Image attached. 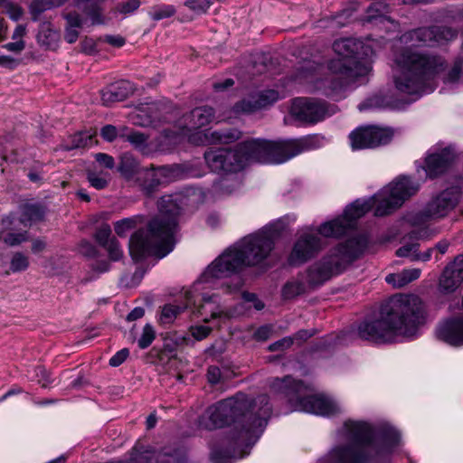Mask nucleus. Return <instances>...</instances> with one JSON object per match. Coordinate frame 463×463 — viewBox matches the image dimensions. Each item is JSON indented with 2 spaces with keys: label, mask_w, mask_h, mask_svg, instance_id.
<instances>
[{
  "label": "nucleus",
  "mask_w": 463,
  "mask_h": 463,
  "mask_svg": "<svg viewBox=\"0 0 463 463\" xmlns=\"http://www.w3.org/2000/svg\"><path fill=\"white\" fill-rule=\"evenodd\" d=\"M283 230L281 220L271 222L258 232L243 237L225 250L203 270L191 289L184 295L185 303L164 306L159 320L171 324L185 309L203 317L204 322L225 323L240 314L236 307L227 305L213 290L223 288L228 294L238 292L243 286L238 273L245 267L262 263L274 248Z\"/></svg>",
  "instance_id": "1"
},
{
  "label": "nucleus",
  "mask_w": 463,
  "mask_h": 463,
  "mask_svg": "<svg viewBox=\"0 0 463 463\" xmlns=\"http://www.w3.org/2000/svg\"><path fill=\"white\" fill-rule=\"evenodd\" d=\"M457 36V32L445 25L420 27L401 35L393 52L392 80L395 90L413 101L432 92L439 80L449 87L463 85V59L455 61L445 72V59L434 52L412 50V47L437 46Z\"/></svg>",
  "instance_id": "2"
},
{
  "label": "nucleus",
  "mask_w": 463,
  "mask_h": 463,
  "mask_svg": "<svg viewBox=\"0 0 463 463\" xmlns=\"http://www.w3.org/2000/svg\"><path fill=\"white\" fill-rule=\"evenodd\" d=\"M420 189V184L408 176H400L368 199H357L345 209L343 215L303 229L294 243L288 261L302 264L315 257L325 246L323 238H337L352 230L356 221L370 210L375 216H383L401 207Z\"/></svg>",
  "instance_id": "3"
},
{
  "label": "nucleus",
  "mask_w": 463,
  "mask_h": 463,
  "mask_svg": "<svg viewBox=\"0 0 463 463\" xmlns=\"http://www.w3.org/2000/svg\"><path fill=\"white\" fill-rule=\"evenodd\" d=\"M271 414V406L266 395L254 400L239 392L210 407L200 417L201 429L213 430L229 427L224 443L226 449H213L211 458L222 463L226 458H241L249 455L250 449L259 440Z\"/></svg>",
  "instance_id": "4"
},
{
  "label": "nucleus",
  "mask_w": 463,
  "mask_h": 463,
  "mask_svg": "<svg viewBox=\"0 0 463 463\" xmlns=\"http://www.w3.org/2000/svg\"><path fill=\"white\" fill-rule=\"evenodd\" d=\"M403 459L412 463L396 428L354 420L344 422L336 432V444L325 457L329 463H399Z\"/></svg>",
  "instance_id": "5"
},
{
  "label": "nucleus",
  "mask_w": 463,
  "mask_h": 463,
  "mask_svg": "<svg viewBox=\"0 0 463 463\" xmlns=\"http://www.w3.org/2000/svg\"><path fill=\"white\" fill-rule=\"evenodd\" d=\"M333 49L337 58L328 62L330 76L320 78L317 68L302 69L295 80L306 85L307 91L321 93L326 97L341 99L346 93L368 81L372 72V61L361 57L367 55V47L353 38L340 39L334 43Z\"/></svg>",
  "instance_id": "6"
},
{
  "label": "nucleus",
  "mask_w": 463,
  "mask_h": 463,
  "mask_svg": "<svg viewBox=\"0 0 463 463\" xmlns=\"http://www.w3.org/2000/svg\"><path fill=\"white\" fill-rule=\"evenodd\" d=\"M425 320L424 306L417 296L399 295L392 298L378 315L360 323L357 333L362 339L375 344L392 343L417 335Z\"/></svg>",
  "instance_id": "7"
},
{
  "label": "nucleus",
  "mask_w": 463,
  "mask_h": 463,
  "mask_svg": "<svg viewBox=\"0 0 463 463\" xmlns=\"http://www.w3.org/2000/svg\"><path fill=\"white\" fill-rule=\"evenodd\" d=\"M179 201V195L163 196L158 203L159 215L149 222L147 230H139L131 236L129 253L134 260L147 256L162 259L173 250L181 213Z\"/></svg>",
  "instance_id": "8"
},
{
  "label": "nucleus",
  "mask_w": 463,
  "mask_h": 463,
  "mask_svg": "<svg viewBox=\"0 0 463 463\" xmlns=\"http://www.w3.org/2000/svg\"><path fill=\"white\" fill-rule=\"evenodd\" d=\"M367 239L358 236L331 249L320 260L311 265L305 274V281H288L282 288V297L291 299L306 290L307 287L319 286L332 277L342 273L364 250Z\"/></svg>",
  "instance_id": "9"
},
{
  "label": "nucleus",
  "mask_w": 463,
  "mask_h": 463,
  "mask_svg": "<svg viewBox=\"0 0 463 463\" xmlns=\"http://www.w3.org/2000/svg\"><path fill=\"white\" fill-rule=\"evenodd\" d=\"M322 139L318 136L285 141L250 139L240 143L234 151L238 153V160L241 163L242 169L255 162L265 164L284 163L302 152L318 147Z\"/></svg>",
  "instance_id": "10"
},
{
  "label": "nucleus",
  "mask_w": 463,
  "mask_h": 463,
  "mask_svg": "<svg viewBox=\"0 0 463 463\" xmlns=\"http://www.w3.org/2000/svg\"><path fill=\"white\" fill-rule=\"evenodd\" d=\"M222 118L216 117L213 108L203 106L194 109L188 115L184 116L178 122V133L165 130V137L169 143L176 144L182 138L200 146L217 143H230L240 138L241 132L229 128L215 131H202L200 128L213 122H220Z\"/></svg>",
  "instance_id": "11"
},
{
  "label": "nucleus",
  "mask_w": 463,
  "mask_h": 463,
  "mask_svg": "<svg viewBox=\"0 0 463 463\" xmlns=\"http://www.w3.org/2000/svg\"><path fill=\"white\" fill-rule=\"evenodd\" d=\"M271 389L284 394L294 411L320 416H333L341 411L340 406L334 400L313 394L309 385L300 381L296 382L289 376L275 379Z\"/></svg>",
  "instance_id": "12"
},
{
  "label": "nucleus",
  "mask_w": 463,
  "mask_h": 463,
  "mask_svg": "<svg viewBox=\"0 0 463 463\" xmlns=\"http://www.w3.org/2000/svg\"><path fill=\"white\" fill-rule=\"evenodd\" d=\"M460 192L457 187L446 189L433 196L425 205L422 212L407 216V221L412 226L423 225L430 220L440 219L447 216L458 203Z\"/></svg>",
  "instance_id": "13"
},
{
  "label": "nucleus",
  "mask_w": 463,
  "mask_h": 463,
  "mask_svg": "<svg viewBox=\"0 0 463 463\" xmlns=\"http://www.w3.org/2000/svg\"><path fill=\"white\" fill-rule=\"evenodd\" d=\"M29 207L23 205L2 216L0 220V242L8 247H17L28 238Z\"/></svg>",
  "instance_id": "14"
},
{
  "label": "nucleus",
  "mask_w": 463,
  "mask_h": 463,
  "mask_svg": "<svg viewBox=\"0 0 463 463\" xmlns=\"http://www.w3.org/2000/svg\"><path fill=\"white\" fill-rule=\"evenodd\" d=\"M335 107L309 98L293 99L290 113L299 121L317 122L335 113Z\"/></svg>",
  "instance_id": "15"
},
{
  "label": "nucleus",
  "mask_w": 463,
  "mask_h": 463,
  "mask_svg": "<svg viewBox=\"0 0 463 463\" xmlns=\"http://www.w3.org/2000/svg\"><path fill=\"white\" fill-rule=\"evenodd\" d=\"M205 161L213 172L218 174L233 173L241 169L238 153L234 150L219 148L210 149L204 154Z\"/></svg>",
  "instance_id": "16"
},
{
  "label": "nucleus",
  "mask_w": 463,
  "mask_h": 463,
  "mask_svg": "<svg viewBox=\"0 0 463 463\" xmlns=\"http://www.w3.org/2000/svg\"><path fill=\"white\" fill-rule=\"evenodd\" d=\"M463 283V254L455 258L454 261L449 264L440 279L439 290L449 294L456 291Z\"/></svg>",
  "instance_id": "17"
},
{
  "label": "nucleus",
  "mask_w": 463,
  "mask_h": 463,
  "mask_svg": "<svg viewBox=\"0 0 463 463\" xmlns=\"http://www.w3.org/2000/svg\"><path fill=\"white\" fill-rule=\"evenodd\" d=\"M436 334L439 339L450 345H463V315L442 322L438 326Z\"/></svg>",
  "instance_id": "18"
},
{
  "label": "nucleus",
  "mask_w": 463,
  "mask_h": 463,
  "mask_svg": "<svg viewBox=\"0 0 463 463\" xmlns=\"http://www.w3.org/2000/svg\"><path fill=\"white\" fill-rule=\"evenodd\" d=\"M454 160V154L449 148L441 149L439 152L430 150L422 166L426 176L430 178L446 171Z\"/></svg>",
  "instance_id": "19"
},
{
  "label": "nucleus",
  "mask_w": 463,
  "mask_h": 463,
  "mask_svg": "<svg viewBox=\"0 0 463 463\" xmlns=\"http://www.w3.org/2000/svg\"><path fill=\"white\" fill-rule=\"evenodd\" d=\"M178 174L175 166H160L146 170L144 174L143 188L151 193L157 185L174 180Z\"/></svg>",
  "instance_id": "20"
},
{
  "label": "nucleus",
  "mask_w": 463,
  "mask_h": 463,
  "mask_svg": "<svg viewBox=\"0 0 463 463\" xmlns=\"http://www.w3.org/2000/svg\"><path fill=\"white\" fill-rule=\"evenodd\" d=\"M284 94H280L275 90H266L259 92L251 98L252 100H243L235 106L236 112H251L269 106L282 98Z\"/></svg>",
  "instance_id": "21"
},
{
  "label": "nucleus",
  "mask_w": 463,
  "mask_h": 463,
  "mask_svg": "<svg viewBox=\"0 0 463 463\" xmlns=\"http://www.w3.org/2000/svg\"><path fill=\"white\" fill-rule=\"evenodd\" d=\"M402 2L403 4H427L431 2V0H402ZM386 13L387 5L383 0H375L367 8L366 21L373 22L375 20L379 24L390 30L395 27V24L385 15Z\"/></svg>",
  "instance_id": "22"
},
{
  "label": "nucleus",
  "mask_w": 463,
  "mask_h": 463,
  "mask_svg": "<svg viewBox=\"0 0 463 463\" xmlns=\"http://www.w3.org/2000/svg\"><path fill=\"white\" fill-rule=\"evenodd\" d=\"M158 118V106L154 102L138 107L130 116L133 124L141 127H155Z\"/></svg>",
  "instance_id": "23"
},
{
  "label": "nucleus",
  "mask_w": 463,
  "mask_h": 463,
  "mask_svg": "<svg viewBox=\"0 0 463 463\" xmlns=\"http://www.w3.org/2000/svg\"><path fill=\"white\" fill-rule=\"evenodd\" d=\"M353 150L373 148L372 140V126L358 128L349 135Z\"/></svg>",
  "instance_id": "24"
},
{
  "label": "nucleus",
  "mask_w": 463,
  "mask_h": 463,
  "mask_svg": "<svg viewBox=\"0 0 463 463\" xmlns=\"http://www.w3.org/2000/svg\"><path fill=\"white\" fill-rule=\"evenodd\" d=\"M421 270L420 269H403L398 273H391L385 277V281L392 285L394 288H402L405 285L416 280L420 276Z\"/></svg>",
  "instance_id": "25"
},
{
  "label": "nucleus",
  "mask_w": 463,
  "mask_h": 463,
  "mask_svg": "<svg viewBox=\"0 0 463 463\" xmlns=\"http://www.w3.org/2000/svg\"><path fill=\"white\" fill-rule=\"evenodd\" d=\"M95 135L96 132L90 130L76 133L70 137L69 140L65 142L63 148L65 150H71L79 147L90 146L93 145V137Z\"/></svg>",
  "instance_id": "26"
},
{
  "label": "nucleus",
  "mask_w": 463,
  "mask_h": 463,
  "mask_svg": "<svg viewBox=\"0 0 463 463\" xmlns=\"http://www.w3.org/2000/svg\"><path fill=\"white\" fill-rule=\"evenodd\" d=\"M394 131L391 128L372 126V140L373 148L388 144L393 137Z\"/></svg>",
  "instance_id": "27"
},
{
  "label": "nucleus",
  "mask_w": 463,
  "mask_h": 463,
  "mask_svg": "<svg viewBox=\"0 0 463 463\" xmlns=\"http://www.w3.org/2000/svg\"><path fill=\"white\" fill-rule=\"evenodd\" d=\"M128 85L125 82H116L101 91V100L104 105H109L116 101L124 99V93L118 92V88H125Z\"/></svg>",
  "instance_id": "28"
},
{
  "label": "nucleus",
  "mask_w": 463,
  "mask_h": 463,
  "mask_svg": "<svg viewBox=\"0 0 463 463\" xmlns=\"http://www.w3.org/2000/svg\"><path fill=\"white\" fill-rule=\"evenodd\" d=\"M139 222H140L139 216L124 218V219L115 222V225H114L115 232L118 236L124 237L128 234V232H129L132 229H134Z\"/></svg>",
  "instance_id": "29"
},
{
  "label": "nucleus",
  "mask_w": 463,
  "mask_h": 463,
  "mask_svg": "<svg viewBox=\"0 0 463 463\" xmlns=\"http://www.w3.org/2000/svg\"><path fill=\"white\" fill-rule=\"evenodd\" d=\"M26 28L25 26L19 25L16 27L15 31L13 34L14 42L9 43L5 45V48L11 52H21L25 44L21 39L25 34Z\"/></svg>",
  "instance_id": "30"
},
{
  "label": "nucleus",
  "mask_w": 463,
  "mask_h": 463,
  "mask_svg": "<svg viewBox=\"0 0 463 463\" xmlns=\"http://www.w3.org/2000/svg\"><path fill=\"white\" fill-rule=\"evenodd\" d=\"M58 39V33L50 28L49 24H44L42 26L41 31L37 34L38 43L50 46L52 43Z\"/></svg>",
  "instance_id": "31"
},
{
  "label": "nucleus",
  "mask_w": 463,
  "mask_h": 463,
  "mask_svg": "<svg viewBox=\"0 0 463 463\" xmlns=\"http://www.w3.org/2000/svg\"><path fill=\"white\" fill-rule=\"evenodd\" d=\"M203 323L204 324L192 325L189 327L190 335L196 341H202L205 339L207 336L210 335V334L213 331V328L210 326L206 325L208 322L203 321Z\"/></svg>",
  "instance_id": "32"
},
{
  "label": "nucleus",
  "mask_w": 463,
  "mask_h": 463,
  "mask_svg": "<svg viewBox=\"0 0 463 463\" xmlns=\"http://www.w3.org/2000/svg\"><path fill=\"white\" fill-rule=\"evenodd\" d=\"M175 13V9L173 5H162L154 6L150 10L149 15L151 16L152 19L158 21L164 18H168L172 16Z\"/></svg>",
  "instance_id": "33"
},
{
  "label": "nucleus",
  "mask_w": 463,
  "mask_h": 463,
  "mask_svg": "<svg viewBox=\"0 0 463 463\" xmlns=\"http://www.w3.org/2000/svg\"><path fill=\"white\" fill-rule=\"evenodd\" d=\"M156 338V331L150 324L145 325L137 344L141 349L148 347Z\"/></svg>",
  "instance_id": "34"
},
{
  "label": "nucleus",
  "mask_w": 463,
  "mask_h": 463,
  "mask_svg": "<svg viewBox=\"0 0 463 463\" xmlns=\"http://www.w3.org/2000/svg\"><path fill=\"white\" fill-rule=\"evenodd\" d=\"M0 8L14 21H17L23 13L20 6L14 5L10 0H0Z\"/></svg>",
  "instance_id": "35"
},
{
  "label": "nucleus",
  "mask_w": 463,
  "mask_h": 463,
  "mask_svg": "<svg viewBox=\"0 0 463 463\" xmlns=\"http://www.w3.org/2000/svg\"><path fill=\"white\" fill-rule=\"evenodd\" d=\"M28 265L27 257L20 252L13 255L10 261V270L12 272H19L26 269Z\"/></svg>",
  "instance_id": "36"
},
{
  "label": "nucleus",
  "mask_w": 463,
  "mask_h": 463,
  "mask_svg": "<svg viewBox=\"0 0 463 463\" xmlns=\"http://www.w3.org/2000/svg\"><path fill=\"white\" fill-rule=\"evenodd\" d=\"M128 141L137 148H144L147 144V136L144 133L133 131L128 135Z\"/></svg>",
  "instance_id": "37"
},
{
  "label": "nucleus",
  "mask_w": 463,
  "mask_h": 463,
  "mask_svg": "<svg viewBox=\"0 0 463 463\" xmlns=\"http://www.w3.org/2000/svg\"><path fill=\"white\" fill-rule=\"evenodd\" d=\"M88 180L90 185L98 190L103 189L108 185V177L102 174L89 173Z\"/></svg>",
  "instance_id": "38"
},
{
  "label": "nucleus",
  "mask_w": 463,
  "mask_h": 463,
  "mask_svg": "<svg viewBox=\"0 0 463 463\" xmlns=\"http://www.w3.org/2000/svg\"><path fill=\"white\" fill-rule=\"evenodd\" d=\"M418 247H419V245L416 242L407 243V244L403 245L402 247L399 248L397 250L396 254L399 257L411 258V260L412 261H415L414 256L417 254Z\"/></svg>",
  "instance_id": "39"
},
{
  "label": "nucleus",
  "mask_w": 463,
  "mask_h": 463,
  "mask_svg": "<svg viewBox=\"0 0 463 463\" xmlns=\"http://www.w3.org/2000/svg\"><path fill=\"white\" fill-rule=\"evenodd\" d=\"M111 229L109 225L105 224L101 226L96 233V239L99 244L106 247L109 242L112 240L110 239Z\"/></svg>",
  "instance_id": "40"
},
{
  "label": "nucleus",
  "mask_w": 463,
  "mask_h": 463,
  "mask_svg": "<svg viewBox=\"0 0 463 463\" xmlns=\"http://www.w3.org/2000/svg\"><path fill=\"white\" fill-rule=\"evenodd\" d=\"M105 248L112 260H118L123 255V250L115 239H112Z\"/></svg>",
  "instance_id": "41"
},
{
  "label": "nucleus",
  "mask_w": 463,
  "mask_h": 463,
  "mask_svg": "<svg viewBox=\"0 0 463 463\" xmlns=\"http://www.w3.org/2000/svg\"><path fill=\"white\" fill-rule=\"evenodd\" d=\"M184 5L196 12H205L210 7L208 0H186Z\"/></svg>",
  "instance_id": "42"
},
{
  "label": "nucleus",
  "mask_w": 463,
  "mask_h": 463,
  "mask_svg": "<svg viewBox=\"0 0 463 463\" xmlns=\"http://www.w3.org/2000/svg\"><path fill=\"white\" fill-rule=\"evenodd\" d=\"M129 355V351L128 348H123L119 351H118L110 359H109V364L113 367L119 366L121 364H123L128 356Z\"/></svg>",
  "instance_id": "43"
},
{
  "label": "nucleus",
  "mask_w": 463,
  "mask_h": 463,
  "mask_svg": "<svg viewBox=\"0 0 463 463\" xmlns=\"http://www.w3.org/2000/svg\"><path fill=\"white\" fill-rule=\"evenodd\" d=\"M35 377L37 382L42 387L45 388L52 383L48 372L43 367H37L35 369Z\"/></svg>",
  "instance_id": "44"
},
{
  "label": "nucleus",
  "mask_w": 463,
  "mask_h": 463,
  "mask_svg": "<svg viewBox=\"0 0 463 463\" xmlns=\"http://www.w3.org/2000/svg\"><path fill=\"white\" fill-rule=\"evenodd\" d=\"M242 298L246 303H252L253 307L257 310H261L264 307V304L257 298L254 293L243 292Z\"/></svg>",
  "instance_id": "45"
},
{
  "label": "nucleus",
  "mask_w": 463,
  "mask_h": 463,
  "mask_svg": "<svg viewBox=\"0 0 463 463\" xmlns=\"http://www.w3.org/2000/svg\"><path fill=\"white\" fill-rule=\"evenodd\" d=\"M242 298L246 303H252L253 307L257 310H261L264 307V304L257 298L254 293L243 292Z\"/></svg>",
  "instance_id": "46"
},
{
  "label": "nucleus",
  "mask_w": 463,
  "mask_h": 463,
  "mask_svg": "<svg viewBox=\"0 0 463 463\" xmlns=\"http://www.w3.org/2000/svg\"><path fill=\"white\" fill-rule=\"evenodd\" d=\"M95 159L97 162H99L101 165H104L105 167L111 169L114 167L115 162L112 156L104 154V153H97L95 155Z\"/></svg>",
  "instance_id": "47"
},
{
  "label": "nucleus",
  "mask_w": 463,
  "mask_h": 463,
  "mask_svg": "<svg viewBox=\"0 0 463 463\" xmlns=\"http://www.w3.org/2000/svg\"><path fill=\"white\" fill-rule=\"evenodd\" d=\"M158 463H186L184 457L180 452H175L173 455H164Z\"/></svg>",
  "instance_id": "48"
},
{
  "label": "nucleus",
  "mask_w": 463,
  "mask_h": 463,
  "mask_svg": "<svg viewBox=\"0 0 463 463\" xmlns=\"http://www.w3.org/2000/svg\"><path fill=\"white\" fill-rule=\"evenodd\" d=\"M118 135L117 128L112 125H107L101 129V137L107 141H113Z\"/></svg>",
  "instance_id": "49"
},
{
  "label": "nucleus",
  "mask_w": 463,
  "mask_h": 463,
  "mask_svg": "<svg viewBox=\"0 0 463 463\" xmlns=\"http://www.w3.org/2000/svg\"><path fill=\"white\" fill-rule=\"evenodd\" d=\"M139 5L140 2L138 0H128L120 6L119 12L124 14H128L137 10Z\"/></svg>",
  "instance_id": "50"
},
{
  "label": "nucleus",
  "mask_w": 463,
  "mask_h": 463,
  "mask_svg": "<svg viewBox=\"0 0 463 463\" xmlns=\"http://www.w3.org/2000/svg\"><path fill=\"white\" fill-rule=\"evenodd\" d=\"M272 328L269 326H260L255 331L254 337L257 340L264 341L269 337Z\"/></svg>",
  "instance_id": "51"
},
{
  "label": "nucleus",
  "mask_w": 463,
  "mask_h": 463,
  "mask_svg": "<svg viewBox=\"0 0 463 463\" xmlns=\"http://www.w3.org/2000/svg\"><path fill=\"white\" fill-rule=\"evenodd\" d=\"M292 343L293 341L291 338L286 337L270 345L269 349L270 351L283 350L289 347Z\"/></svg>",
  "instance_id": "52"
},
{
  "label": "nucleus",
  "mask_w": 463,
  "mask_h": 463,
  "mask_svg": "<svg viewBox=\"0 0 463 463\" xmlns=\"http://www.w3.org/2000/svg\"><path fill=\"white\" fill-rule=\"evenodd\" d=\"M208 381L214 384L219 383L221 379V370L217 366H210L207 371Z\"/></svg>",
  "instance_id": "53"
},
{
  "label": "nucleus",
  "mask_w": 463,
  "mask_h": 463,
  "mask_svg": "<svg viewBox=\"0 0 463 463\" xmlns=\"http://www.w3.org/2000/svg\"><path fill=\"white\" fill-rule=\"evenodd\" d=\"M19 64L18 60L7 56L0 55V66L7 69H14Z\"/></svg>",
  "instance_id": "54"
},
{
  "label": "nucleus",
  "mask_w": 463,
  "mask_h": 463,
  "mask_svg": "<svg viewBox=\"0 0 463 463\" xmlns=\"http://www.w3.org/2000/svg\"><path fill=\"white\" fill-rule=\"evenodd\" d=\"M106 42L115 47H121L125 44L124 38L119 35L106 36Z\"/></svg>",
  "instance_id": "55"
},
{
  "label": "nucleus",
  "mask_w": 463,
  "mask_h": 463,
  "mask_svg": "<svg viewBox=\"0 0 463 463\" xmlns=\"http://www.w3.org/2000/svg\"><path fill=\"white\" fill-rule=\"evenodd\" d=\"M145 315V310L143 307H135L127 317L128 321H134L138 318H141Z\"/></svg>",
  "instance_id": "56"
},
{
  "label": "nucleus",
  "mask_w": 463,
  "mask_h": 463,
  "mask_svg": "<svg viewBox=\"0 0 463 463\" xmlns=\"http://www.w3.org/2000/svg\"><path fill=\"white\" fill-rule=\"evenodd\" d=\"M234 184V181L232 179H230V178H224L223 180H222V182L218 184H216L215 188L218 189L219 187L220 188H225V192L224 194H231L232 192V186Z\"/></svg>",
  "instance_id": "57"
},
{
  "label": "nucleus",
  "mask_w": 463,
  "mask_h": 463,
  "mask_svg": "<svg viewBox=\"0 0 463 463\" xmlns=\"http://www.w3.org/2000/svg\"><path fill=\"white\" fill-rule=\"evenodd\" d=\"M432 251H433V249H429L427 251H425L423 253H419L417 251V254L414 256L415 261L416 260H420V261H428V260H430V257H431Z\"/></svg>",
  "instance_id": "58"
},
{
  "label": "nucleus",
  "mask_w": 463,
  "mask_h": 463,
  "mask_svg": "<svg viewBox=\"0 0 463 463\" xmlns=\"http://www.w3.org/2000/svg\"><path fill=\"white\" fill-rule=\"evenodd\" d=\"M234 81L232 79H226L223 82L214 83L213 87L216 90H222L233 85Z\"/></svg>",
  "instance_id": "59"
},
{
  "label": "nucleus",
  "mask_w": 463,
  "mask_h": 463,
  "mask_svg": "<svg viewBox=\"0 0 463 463\" xmlns=\"http://www.w3.org/2000/svg\"><path fill=\"white\" fill-rule=\"evenodd\" d=\"M31 222L33 220L40 219L43 216V212L40 210L38 206L31 205Z\"/></svg>",
  "instance_id": "60"
},
{
  "label": "nucleus",
  "mask_w": 463,
  "mask_h": 463,
  "mask_svg": "<svg viewBox=\"0 0 463 463\" xmlns=\"http://www.w3.org/2000/svg\"><path fill=\"white\" fill-rule=\"evenodd\" d=\"M120 82H125L127 83L128 85H124L125 88H118V92H123L125 95H124V99L133 91V88H132V85L129 81H127V80H121Z\"/></svg>",
  "instance_id": "61"
},
{
  "label": "nucleus",
  "mask_w": 463,
  "mask_h": 463,
  "mask_svg": "<svg viewBox=\"0 0 463 463\" xmlns=\"http://www.w3.org/2000/svg\"><path fill=\"white\" fill-rule=\"evenodd\" d=\"M449 243L447 241H439L436 245V249L441 253L444 254L449 249Z\"/></svg>",
  "instance_id": "62"
},
{
  "label": "nucleus",
  "mask_w": 463,
  "mask_h": 463,
  "mask_svg": "<svg viewBox=\"0 0 463 463\" xmlns=\"http://www.w3.org/2000/svg\"><path fill=\"white\" fill-rule=\"evenodd\" d=\"M156 417L155 414L152 413L146 419V428L152 429L156 426Z\"/></svg>",
  "instance_id": "63"
},
{
  "label": "nucleus",
  "mask_w": 463,
  "mask_h": 463,
  "mask_svg": "<svg viewBox=\"0 0 463 463\" xmlns=\"http://www.w3.org/2000/svg\"><path fill=\"white\" fill-rule=\"evenodd\" d=\"M44 247V243L40 241V240H36L33 242V244L31 245V250H42L43 248Z\"/></svg>",
  "instance_id": "64"
}]
</instances>
